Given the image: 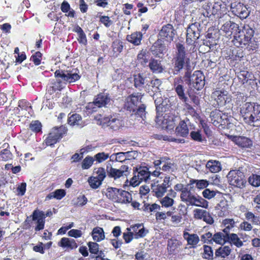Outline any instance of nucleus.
Returning a JSON list of instances; mask_svg holds the SVG:
<instances>
[{
	"label": "nucleus",
	"mask_w": 260,
	"mask_h": 260,
	"mask_svg": "<svg viewBox=\"0 0 260 260\" xmlns=\"http://www.w3.org/2000/svg\"><path fill=\"white\" fill-rule=\"evenodd\" d=\"M123 43L119 39H115L111 45L112 56L117 57L122 51L123 49Z\"/></svg>",
	"instance_id": "nucleus-29"
},
{
	"label": "nucleus",
	"mask_w": 260,
	"mask_h": 260,
	"mask_svg": "<svg viewBox=\"0 0 260 260\" xmlns=\"http://www.w3.org/2000/svg\"><path fill=\"white\" fill-rule=\"evenodd\" d=\"M172 185L171 177L170 176H166L164 177L163 182L158 183L157 182L152 184L151 189L154 195L157 198L162 197L167 192L168 188Z\"/></svg>",
	"instance_id": "nucleus-12"
},
{
	"label": "nucleus",
	"mask_w": 260,
	"mask_h": 260,
	"mask_svg": "<svg viewBox=\"0 0 260 260\" xmlns=\"http://www.w3.org/2000/svg\"><path fill=\"white\" fill-rule=\"evenodd\" d=\"M142 95L140 93H133L127 96L124 102V108L132 112L137 118H141L143 120L146 118V106L141 103Z\"/></svg>",
	"instance_id": "nucleus-2"
},
{
	"label": "nucleus",
	"mask_w": 260,
	"mask_h": 260,
	"mask_svg": "<svg viewBox=\"0 0 260 260\" xmlns=\"http://www.w3.org/2000/svg\"><path fill=\"white\" fill-rule=\"evenodd\" d=\"M88 182L91 188L96 189L101 185L102 181L95 176H91L88 179Z\"/></svg>",
	"instance_id": "nucleus-58"
},
{
	"label": "nucleus",
	"mask_w": 260,
	"mask_h": 260,
	"mask_svg": "<svg viewBox=\"0 0 260 260\" xmlns=\"http://www.w3.org/2000/svg\"><path fill=\"white\" fill-rule=\"evenodd\" d=\"M231 251L230 247L226 246L218 249L215 252V254L217 256H220L222 257H225L230 254Z\"/></svg>",
	"instance_id": "nucleus-52"
},
{
	"label": "nucleus",
	"mask_w": 260,
	"mask_h": 260,
	"mask_svg": "<svg viewBox=\"0 0 260 260\" xmlns=\"http://www.w3.org/2000/svg\"><path fill=\"white\" fill-rule=\"evenodd\" d=\"M180 82H182L181 78H175L174 81V86L175 90L180 100L184 102H186L187 100V98L185 96L184 93V89L183 85L179 84Z\"/></svg>",
	"instance_id": "nucleus-25"
},
{
	"label": "nucleus",
	"mask_w": 260,
	"mask_h": 260,
	"mask_svg": "<svg viewBox=\"0 0 260 260\" xmlns=\"http://www.w3.org/2000/svg\"><path fill=\"white\" fill-rule=\"evenodd\" d=\"M246 101V97L241 93L236 94L235 97L233 99L234 105L237 108L241 107Z\"/></svg>",
	"instance_id": "nucleus-51"
},
{
	"label": "nucleus",
	"mask_w": 260,
	"mask_h": 260,
	"mask_svg": "<svg viewBox=\"0 0 260 260\" xmlns=\"http://www.w3.org/2000/svg\"><path fill=\"white\" fill-rule=\"evenodd\" d=\"M54 76L56 78H61L63 81L68 83H73L81 78L79 74V71L77 68H69L64 70L58 69L54 72Z\"/></svg>",
	"instance_id": "nucleus-7"
},
{
	"label": "nucleus",
	"mask_w": 260,
	"mask_h": 260,
	"mask_svg": "<svg viewBox=\"0 0 260 260\" xmlns=\"http://www.w3.org/2000/svg\"><path fill=\"white\" fill-rule=\"evenodd\" d=\"M121 189L110 187L107 189L106 195L108 198L114 202H117L119 193H120Z\"/></svg>",
	"instance_id": "nucleus-36"
},
{
	"label": "nucleus",
	"mask_w": 260,
	"mask_h": 260,
	"mask_svg": "<svg viewBox=\"0 0 260 260\" xmlns=\"http://www.w3.org/2000/svg\"><path fill=\"white\" fill-rule=\"evenodd\" d=\"M66 194L65 190L63 189H58L55 190L54 191L50 193L47 196V198L51 199L52 198L56 199L57 200H61Z\"/></svg>",
	"instance_id": "nucleus-46"
},
{
	"label": "nucleus",
	"mask_w": 260,
	"mask_h": 260,
	"mask_svg": "<svg viewBox=\"0 0 260 260\" xmlns=\"http://www.w3.org/2000/svg\"><path fill=\"white\" fill-rule=\"evenodd\" d=\"M132 200V194L127 191L121 190L119 193L118 203H129Z\"/></svg>",
	"instance_id": "nucleus-43"
},
{
	"label": "nucleus",
	"mask_w": 260,
	"mask_h": 260,
	"mask_svg": "<svg viewBox=\"0 0 260 260\" xmlns=\"http://www.w3.org/2000/svg\"><path fill=\"white\" fill-rule=\"evenodd\" d=\"M20 115V110L18 108H14L13 109H8L6 108L0 112V117L2 118L3 122L7 125H11L14 119V116L17 115L19 117Z\"/></svg>",
	"instance_id": "nucleus-16"
},
{
	"label": "nucleus",
	"mask_w": 260,
	"mask_h": 260,
	"mask_svg": "<svg viewBox=\"0 0 260 260\" xmlns=\"http://www.w3.org/2000/svg\"><path fill=\"white\" fill-rule=\"evenodd\" d=\"M143 203L144 205L142 207L143 211H153L154 210L160 209V206L155 203L150 204L146 203L145 201L143 202Z\"/></svg>",
	"instance_id": "nucleus-56"
},
{
	"label": "nucleus",
	"mask_w": 260,
	"mask_h": 260,
	"mask_svg": "<svg viewBox=\"0 0 260 260\" xmlns=\"http://www.w3.org/2000/svg\"><path fill=\"white\" fill-rule=\"evenodd\" d=\"M93 101L98 108H102L107 107L110 103L111 99L109 93L100 92L95 96Z\"/></svg>",
	"instance_id": "nucleus-21"
},
{
	"label": "nucleus",
	"mask_w": 260,
	"mask_h": 260,
	"mask_svg": "<svg viewBox=\"0 0 260 260\" xmlns=\"http://www.w3.org/2000/svg\"><path fill=\"white\" fill-rule=\"evenodd\" d=\"M68 131V128L64 125L53 127L47 135L44 136L45 138L43 144L46 146L54 147L55 144L59 142L67 135Z\"/></svg>",
	"instance_id": "nucleus-3"
},
{
	"label": "nucleus",
	"mask_w": 260,
	"mask_h": 260,
	"mask_svg": "<svg viewBox=\"0 0 260 260\" xmlns=\"http://www.w3.org/2000/svg\"><path fill=\"white\" fill-rule=\"evenodd\" d=\"M190 184H196V187L199 189H204L206 188L209 185L208 181L206 180H196L191 179L189 181Z\"/></svg>",
	"instance_id": "nucleus-50"
},
{
	"label": "nucleus",
	"mask_w": 260,
	"mask_h": 260,
	"mask_svg": "<svg viewBox=\"0 0 260 260\" xmlns=\"http://www.w3.org/2000/svg\"><path fill=\"white\" fill-rule=\"evenodd\" d=\"M240 112L246 124L253 126L260 125V105L247 102L241 108Z\"/></svg>",
	"instance_id": "nucleus-1"
},
{
	"label": "nucleus",
	"mask_w": 260,
	"mask_h": 260,
	"mask_svg": "<svg viewBox=\"0 0 260 260\" xmlns=\"http://www.w3.org/2000/svg\"><path fill=\"white\" fill-rule=\"evenodd\" d=\"M143 38L142 34L139 31L132 32L131 35H127L126 37V40L135 46L140 45Z\"/></svg>",
	"instance_id": "nucleus-27"
},
{
	"label": "nucleus",
	"mask_w": 260,
	"mask_h": 260,
	"mask_svg": "<svg viewBox=\"0 0 260 260\" xmlns=\"http://www.w3.org/2000/svg\"><path fill=\"white\" fill-rule=\"evenodd\" d=\"M194 217L203 219L208 224H212L214 221L213 218L209 212H196Z\"/></svg>",
	"instance_id": "nucleus-38"
},
{
	"label": "nucleus",
	"mask_w": 260,
	"mask_h": 260,
	"mask_svg": "<svg viewBox=\"0 0 260 260\" xmlns=\"http://www.w3.org/2000/svg\"><path fill=\"white\" fill-rule=\"evenodd\" d=\"M191 139L194 141L202 142L204 140L200 130L192 131L190 133Z\"/></svg>",
	"instance_id": "nucleus-64"
},
{
	"label": "nucleus",
	"mask_w": 260,
	"mask_h": 260,
	"mask_svg": "<svg viewBox=\"0 0 260 260\" xmlns=\"http://www.w3.org/2000/svg\"><path fill=\"white\" fill-rule=\"evenodd\" d=\"M232 141L242 149L251 148L253 146L252 141L244 136H234Z\"/></svg>",
	"instance_id": "nucleus-22"
},
{
	"label": "nucleus",
	"mask_w": 260,
	"mask_h": 260,
	"mask_svg": "<svg viewBox=\"0 0 260 260\" xmlns=\"http://www.w3.org/2000/svg\"><path fill=\"white\" fill-rule=\"evenodd\" d=\"M56 80H54L51 83L50 86L47 89L48 93L51 95L56 91H61L63 89L62 82L59 78H56Z\"/></svg>",
	"instance_id": "nucleus-31"
},
{
	"label": "nucleus",
	"mask_w": 260,
	"mask_h": 260,
	"mask_svg": "<svg viewBox=\"0 0 260 260\" xmlns=\"http://www.w3.org/2000/svg\"><path fill=\"white\" fill-rule=\"evenodd\" d=\"M42 124L39 120L32 121L29 124L30 129L35 133L42 132Z\"/></svg>",
	"instance_id": "nucleus-54"
},
{
	"label": "nucleus",
	"mask_w": 260,
	"mask_h": 260,
	"mask_svg": "<svg viewBox=\"0 0 260 260\" xmlns=\"http://www.w3.org/2000/svg\"><path fill=\"white\" fill-rule=\"evenodd\" d=\"M246 45H243V47L249 52L256 50L258 48V42L255 41L253 38H252L248 42H247Z\"/></svg>",
	"instance_id": "nucleus-53"
},
{
	"label": "nucleus",
	"mask_w": 260,
	"mask_h": 260,
	"mask_svg": "<svg viewBox=\"0 0 260 260\" xmlns=\"http://www.w3.org/2000/svg\"><path fill=\"white\" fill-rule=\"evenodd\" d=\"M212 239L216 243L221 244L225 242L226 238L222 233L219 232L214 234Z\"/></svg>",
	"instance_id": "nucleus-63"
},
{
	"label": "nucleus",
	"mask_w": 260,
	"mask_h": 260,
	"mask_svg": "<svg viewBox=\"0 0 260 260\" xmlns=\"http://www.w3.org/2000/svg\"><path fill=\"white\" fill-rule=\"evenodd\" d=\"M206 167L212 173H217L221 169L220 163L216 160L208 161L206 164Z\"/></svg>",
	"instance_id": "nucleus-40"
},
{
	"label": "nucleus",
	"mask_w": 260,
	"mask_h": 260,
	"mask_svg": "<svg viewBox=\"0 0 260 260\" xmlns=\"http://www.w3.org/2000/svg\"><path fill=\"white\" fill-rule=\"evenodd\" d=\"M94 159L90 156H87L82 161L81 167L84 170L88 169L92 165Z\"/></svg>",
	"instance_id": "nucleus-57"
},
{
	"label": "nucleus",
	"mask_w": 260,
	"mask_h": 260,
	"mask_svg": "<svg viewBox=\"0 0 260 260\" xmlns=\"http://www.w3.org/2000/svg\"><path fill=\"white\" fill-rule=\"evenodd\" d=\"M248 182L253 186L258 187L260 186V176L256 174H252L249 177Z\"/></svg>",
	"instance_id": "nucleus-61"
},
{
	"label": "nucleus",
	"mask_w": 260,
	"mask_h": 260,
	"mask_svg": "<svg viewBox=\"0 0 260 260\" xmlns=\"http://www.w3.org/2000/svg\"><path fill=\"white\" fill-rule=\"evenodd\" d=\"M42 54L40 51H37L30 57V60L33 62L35 65L39 66L41 63Z\"/></svg>",
	"instance_id": "nucleus-59"
},
{
	"label": "nucleus",
	"mask_w": 260,
	"mask_h": 260,
	"mask_svg": "<svg viewBox=\"0 0 260 260\" xmlns=\"http://www.w3.org/2000/svg\"><path fill=\"white\" fill-rule=\"evenodd\" d=\"M88 245L90 253L98 254V257L104 256V252L102 250H99V245L98 243L90 242L88 243Z\"/></svg>",
	"instance_id": "nucleus-44"
},
{
	"label": "nucleus",
	"mask_w": 260,
	"mask_h": 260,
	"mask_svg": "<svg viewBox=\"0 0 260 260\" xmlns=\"http://www.w3.org/2000/svg\"><path fill=\"white\" fill-rule=\"evenodd\" d=\"M176 31L172 24L168 23L164 25L158 34V39L170 44L174 40Z\"/></svg>",
	"instance_id": "nucleus-11"
},
{
	"label": "nucleus",
	"mask_w": 260,
	"mask_h": 260,
	"mask_svg": "<svg viewBox=\"0 0 260 260\" xmlns=\"http://www.w3.org/2000/svg\"><path fill=\"white\" fill-rule=\"evenodd\" d=\"M194 196V195L191 192L190 190L186 187L181 192L180 198L181 201L186 202L187 205H189L191 199L192 200Z\"/></svg>",
	"instance_id": "nucleus-41"
},
{
	"label": "nucleus",
	"mask_w": 260,
	"mask_h": 260,
	"mask_svg": "<svg viewBox=\"0 0 260 260\" xmlns=\"http://www.w3.org/2000/svg\"><path fill=\"white\" fill-rule=\"evenodd\" d=\"M58 246L71 249H75L78 246L74 239L65 237L61 238L60 242L58 243Z\"/></svg>",
	"instance_id": "nucleus-30"
},
{
	"label": "nucleus",
	"mask_w": 260,
	"mask_h": 260,
	"mask_svg": "<svg viewBox=\"0 0 260 260\" xmlns=\"http://www.w3.org/2000/svg\"><path fill=\"white\" fill-rule=\"evenodd\" d=\"M176 133L177 135L186 137L188 133V128L184 120H181L176 128Z\"/></svg>",
	"instance_id": "nucleus-32"
},
{
	"label": "nucleus",
	"mask_w": 260,
	"mask_h": 260,
	"mask_svg": "<svg viewBox=\"0 0 260 260\" xmlns=\"http://www.w3.org/2000/svg\"><path fill=\"white\" fill-rule=\"evenodd\" d=\"M130 173L129 167L126 165H122L119 169L114 168L107 167V174L108 177L114 180L120 178L121 177L128 176Z\"/></svg>",
	"instance_id": "nucleus-15"
},
{
	"label": "nucleus",
	"mask_w": 260,
	"mask_h": 260,
	"mask_svg": "<svg viewBox=\"0 0 260 260\" xmlns=\"http://www.w3.org/2000/svg\"><path fill=\"white\" fill-rule=\"evenodd\" d=\"M176 52L173 58L174 74H178L183 69L185 64L189 63V58L187 56L185 48L181 43L176 44Z\"/></svg>",
	"instance_id": "nucleus-4"
},
{
	"label": "nucleus",
	"mask_w": 260,
	"mask_h": 260,
	"mask_svg": "<svg viewBox=\"0 0 260 260\" xmlns=\"http://www.w3.org/2000/svg\"><path fill=\"white\" fill-rule=\"evenodd\" d=\"M238 34L234 36L233 40L235 46L238 47H243V45H246L254 35V30L249 26H244L242 31H238Z\"/></svg>",
	"instance_id": "nucleus-8"
},
{
	"label": "nucleus",
	"mask_w": 260,
	"mask_h": 260,
	"mask_svg": "<svg viewBox=\"0 0 260 260\" xmlns=\"http://www.w3.org/2000/svg\"><path fill=\"white\" fill-rule=\"evenodd\" d=\"M231 10L235 16L241 19L246 18L250 13L247 6L241 2L232 3L231 5Z\"/></svg>",
	"instance_id": "nucleus-14"
},
{
	"label": "nucleus",
	"mask_w": 260,
	"mask_h": 260,
	"mask_svg": "<svg viewBox=\"0 0 260 260\" xmlns=\"http://www.w3.org/2000/svg\"><path fill=\"white\" fill-rule=\"evenodd\" d=\"M146 77H144L142 74L139 73L134 76V86L138 88L141 89L144 87V85L146 83Z\"/></svg>",
	"instance_id": "nucleus-34"
},
{
	"label": "nucleus",
	"mask_w": 260,
	"mask_h": 260,
	"mask_svg": "<svg viewBox=\"0 0 260 260\" xmlns=\"http://www.w3.org/2000/svg\"><path fill=\"white\" fill-rule=\"evenodd\" d=\"M181 245V242L176 239H169L168 241L167 250L169 254L174 253L176 249H177Z\"/></svg>",
	"instance_id": "nucleus-42"
},
{
	"label": "nucleus",
	"mask_w": 260,
	"mask_h": 260,
	"mask_svg": "<svg viewBox=\"0 0 260 260\" xmlns=\"http://www.w3.org/2000/svg\"><path fill=\"white\" fill-rule=\"evenodd\" d=\"M82 122L81 116L77 113L71 114L70 113L68 115V123L72 126L79 125L80 122Z\"/></svg>",
	"instance_id": "nucleus-37"
},
{
	"label": "nucleus",
	"mask_w": 260,
	"mask_h": 260,
	"mask_svg": "<svg viewBox=\"0 0 260 260\" xmlns=\"http://www.w3.org/2000/svg\"><path fill=\"white\" fill-rule=\"evenodd\" d=\"M228 202L225 199H221L219 203L215 206V209L220 211H226L228 209Z\"/></svg>",
	"instance_id": "nucleus-60"
},
{
	"label": "nucleus",
	"mask_w": 260,
	"mask_h": 260,
	"mask_svg": "<svg viewBox=\"0 0 260 260\" xmlns=\"http://www.w3.org/2000/svg\"><path fill=\"white\" fill-rule=\"evenodd\" d=\"M148 67L151 71L154 73H160L164 70L161 61L153 58L150 59Z\"/></svg>",
	"instance_id": "nucleus-28"
},
{
	"label": "nucleus",
	"mask_w": 260,
	"mask_h": 260,
	"mask_svg": "<svg viewBox=\"0 0 260 260\" xmlns=\"http://www.w3.org/2000/svg\"><path fill=\"white\" fill-rule=\"evenodd\" d=\"M13 154L10 150H1L0 151V162L8 161L13 158Z\"/></svg>",
	"instance_id": "nucleus-48"
},
{
	"label": "nucleus",
	"mask_w": 260,
	"mask_h": 260,
	"mask_svg": "<svg viewBox=\"0 0 260 260\" xmlns=\"http://www.w3.org/2000/svg\"><path fill=\"white\" fill-rule=\"evenodd\" d=\"M189 205L207 208L208 206V202L205 199L201 197H196L194 196L192 197V200L191 199Z\"/></svg>",
	"instance_id": "nucleus-35"
},
{
	"label": "nucleus",
	"mask_w": 260,
	"mask_h": 260,
	"mask_svg": "<svg viewBox=\"0 0 260 260\" xmlns=\"http://www.w3.org/2000/svg\"><path fill=\"white\" fill-rule=\"evenodd\" d=\"M100 124L103 127H109L113 131L118 130L122 126L121 121L112 116L102 118L100 121Z\"/></svg>",
	"instance_id": "nucleus-17"
},
{
	"label": "nucleus",
	"mask_w": 260,
	"mask_h": 260,
	"mask_svg": "<svg viewBox=\"0 0 260 260\" xmlns=\"http://www.w3.org/2000/svg\"><path fill=\"white\" fill-rule=\"evenodd\" d=\"M134 176L130 180V184L135 187L142 181L147 182L150 178L151 172L147 167L139 166L134 168Z\"/></svg>",
	"instance_id": "nucleus-6"
},
{
	"label": "nucleus",
	"mask_w": 260,
	"mask_h": 260,
	"mask_svg": "<svg viewBox=\"0 0 260 260\" xmlns=\"http://www.w3.org/2000/svg\"><path fill=\"white\" fill-rule=\"evenodd\" d=\"M212 96L216 102L218 107H223L230 104L232 101V96L229 92L222 89H216L212 93Z\"/></svg>",
	"instance_id": "nucleus-13"
},
{
	"label": "nucleus",
	"mask_w": 260,
	"mask_h": 260,
	"mask_svg": "<svg viewBox=\"0 0 260 260\" xmlns=\"http://www.w3.org/2000/svg\"><path fill=\"white\" fill-rule=\"evenodd\" d=\"M137 59L142 65L146 64L149 60V52L147 49H142L137 55Z\"/></svg>",
	"instance_id": "nucleus-45"
},
{
	"label": "nucleus",
	"mask_w": 260,
	"mask_h": 260,
	"mask_svg": "<svg viewBox=\"0 0 260 260\" xmlns=\"http://www.w3.org/2000/svg\"><path fill=\"white\" fill-rule=\"evenodd\" d=\"M166 42L157 39L152 45L151 50L152 54L156 57H162L168 51Z\"/></svg>",
	"instance_id": "nucleus-18"
},
{
	"label": "nucleus",
	"mask_w": 260,
	"mask_h": 260,
	"mask_svg": "<svg viewBox=\"0 0 260 260\" xmlns=\"http://www.w3.org/2000/svg\"><path fill=\"white\" fill-rule=\"evenodd\" d=\"M32 220L37 224L35 231H38L43 230L44 228L45 215L42 212H33Z\"/></svg>",
	"instance_id": "nucleus-24"
},
{
	"label": "nucleus",
	"mask_w": 260,
	"mask_h": 260,
	"mask_svg": "<svg viewBox=\"0 0 260 260\" xmlns=\"http://www.w3.org/2000/svg\"><path fill=\"white\" fill-rule=\"evenodd\" d=\"M239 28L238 24L229 21L222 25L220 29L225 33V35L231 36L233 34H236L239 29Z\"/></svg>",
	"instance_id": "nucleus-23"
},
{
	"label": "nucleus",
	"mask_w": 260,
	"mask_h": 260,
	"mask_svg": "<svg viewBox=\"0 0 260 260\" xmlns=\"http://www.w3.org/2000/svg\"><path fill=\"white\" fill-rule=\"evenodd\" d=\"M227 177L230 184L240 188L245 187L246 183L244 174L239 171H230Z\"/></svg>",
	"instance_id": "nucleus-10"
},
{
	"label": "nucleus",
	"mask_w": 260,
	"mask_h": 260,
	"mask_svg": "<svg viewBox=\"0 0 260 260\" xmlns=\"http://www.w3.org/2000/svg\"><path fill=\"white\" fill-rule=\"evenodd\" d=\"M60 9L63 13H67L66 14V16L70 18L75 17L76 12L75 10L71 8L70 5L67 1H63L61 4Z\"/></svg>",
	"instance_id": "nucleus-33"
},
{
	"label": "nucleus",
	"mask_w": 260,
	"mask_h": 260,
	"mask_svg": "<svg viewBox=\"0 0 260 260\" xmlns=\"http://www.w3.org/2000/svg\"><path fill=\"white\" fill-rule=\"evenodd\" d=\"M223 13L221 10V4L219 2H216L212 6V15H221Z\"/></svg>",
	"instance_id": "nucleus-62"
},
{
	"label": "nucleus",
	"mask_w": 260,
	"mask_h": 260,
	"mask_svg": "<svg viewBox=\"0 0 260 260\" xmlns=\"http://www.w3.org/2000/svg\"><path fill=\"white\" fill-rule=\"evenodd\" d=\"M184 80L188 85H192L193 87L197 90H201L205 84V76L201 71L197 70L191 75V72L187 71L185 72Z\"/></svg>",
	"instance_id": "nucleus-5"
},
{
	"label": "nucleus",
	"mask_w": 260,
	"mask_h": 260,
	"mask_svg": "<svg viewBox=\"0 0 260 260\" xmlns=\"http://www.w3.org/2000/svg\"><path fill=\"white\" fill-rule=\"evenodd\" d=\"M226 55H225L226 59L232 61L240 59L244 56L243 50L241 47H231L226 50Z\"/></svg>",
	"instance_id": "nucleus-20"
},
{
	"label": "nucleus",
	"mask_w": 260,
	"mask_h": 260,
	"mask_svg": "<svg viewBox=\"0 0 260 260\" xmlns=\"http://www.w3.org/2000/svg\"><path fill=\"white\" fill-rule=\"evenodd\" d=\"M18 108L21 110L28 111L29 113L30 111L32 112V106L31 104L26 100L22 99L18 101Z\"/></svg>",
	"instance_id": "nucleus-47"
},
{
	"label": "nucleus",
	"mask_w": 260,
	"mask_h": 260,
	"mask_svg": "<svg viewBox=\"0 0 260 260\" xmlns=\"http://www.w3.org/2000/svg\"><path fill=\"white\" fill-rule=\"evenodd\" d=\"M73 31L77 34L78 38L77 40L79 44L84 46L87 45V39L86 34L80 26L76 24L73 29Z\"/></svg>",
	"instance_id": "nucleus-26"
},
{
	"label": "nucleus",
	"mask_w": 260,
	"mask_h": 260,
	"mask_svg": "<svg viewBox=\"0 0 260 260\" xmlns=\"http://www.w3.org/2000/svg\"><path fill=\"white\" fill-rule=\"evenodd\" d=\"M200 24L198 22L191 23L188 26L186 30V43L188 45L196 46L197 40L200 36Z\"/></svg>",
	"instance_id": "nucleus-9"
},
{
	"label": "nucleus",
	"mask_w": 260,
	"mask_h": 260,
	"mask_svg": "<svg viewBox=\"0 0 260 260\" xmlns=\"http://www.w3.org/2000/svg\"><path fill=\"white\" fill-rule=\"evenodd\" d=\"M221 114L222 113L220 110L215 109L210 113L211 120L213 121V122H216L217 123H222L223 119L222 118Z\"/></svg>",
	"instance_id": "nucleus-49"
},
{
	"label": "nucleus",
	"mask_w": 260,
	"mask_h": 260,
	"mask_svg": "<svg viewBox=\"0 0 260 260\" xmlns=\"http://www.w3.org/2000/svg\"><path fill=\"white\" fill-rule=\"evenodd\" d=\"M92 236L94 241L99 242L103 240L105 238L103 229L100 227L94 228L92 232Z\"/></svg>",
	"instance_id": "nucleus-39"
},
{
	"label": "nucleus",
	"mask_w": 260,
	"mask_h": 260,
	"mask_svg": "<svg viewBox=\"0 0 260 260\" xmlns=\"http://www.w3.org/2000/svg\"><path fill=\"white\" fill-rule=\"evenodd\" d=\"M230 240L231 242L235 245L237 247H240L243 245V242L237 235L236 234H231L230 237L226 239Z\"/></svg>",
	"instance_id": "nucleus-55"
},
{
	"label": "nucleus",
	"mask_w": 260,
	"mask_h": 260,
	"mask_svg": "<svg viewBox=\"0 0 260 260\" xmlns=\"http://www.w3.org/2000/svg\"><path fill=\"white\" fill-rule=\"evenodd\" d=\"M218 31L214 29H209L206 38L203 40V44L210 48L215 46L218 42L219 37Z\"/></svg>",
	"instance_id": "nucleus-19"
}]
</instances>
